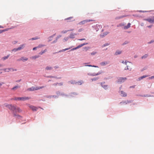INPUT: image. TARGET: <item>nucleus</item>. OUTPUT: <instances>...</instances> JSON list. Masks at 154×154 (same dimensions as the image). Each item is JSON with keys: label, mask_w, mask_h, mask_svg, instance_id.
Here are the masks:
<instances>
[{"label": "nucleus", "mask_w": 154, "mask_h": 154, "mask_svg": "<svg viewBox=\"0 0 154 154\" xmlns=\"http://www.w3.org/2000/svg\"><path fill=\"white\" fill-rule=\"evenodd\" d=\"M77 48H77V47H76V48H73L74 49H77Z\"/></svg>", "instance_id": "69168bd1"}, {"label": "nucleus", "mask_w": 154, "mask_h": 154, "mask_svg": "<svg viewBox=\"0 0 154 154\" xmlns=\"http://www.w3.org/2000/svg\"><path fill=\"white\" fill-rule=\"evenodd\" d=\"M87 44H88L87 43H83V44L80 45H79L77 47V48H80L85 45H87Z\"/></svg>", "instance_id": "412c9836"}, {"label": "nucleus", "mask_w": 154, "mask_h": 154, "mask_svg": "<svg viewBox=\"0 0 154 154\" xmlns=\"http://www.w3.org/2000/svg\"><path fill=\"white\" fill-rule=\"evenodd\" d=\"M100 73L98 72V73H97L96 74V73H94L93 74L88 73V74L89 75L94 76H96V75H99Z\"/></svg>", "instance_id": "f3484780"}, {"label": "nucleus", "mask_w": 154, "mask_h": 154, "mask_svg": "<svg viewBox=\"0 0 154 154\" xmlns=\"http://www.w3.org/2000/svg\"><path fill=\"white\" fill-rule=\"evenodd\" d=\"M154 78V75L149 77L148 79H152Z\"/></svg>", "instance_id": "a19ab883"}, {"label": "nucleus", "mask_w": 154, "mask_h": 154, "mask_svg": "<svg viewBox=\"0 0 154 154\" xmlns=\"http://www.w3.org/2000/svg\"><path fill=\"white\" fill-rule=\"evenodd\" d=\"M96 54V52H92L91 53V54L92 55H94L95 54Z\"/></svg>", "instance_id": "8fccbe9b"}, {"label": "nucleus", "mask_w": 154, "mask_h": 154, "mask_svg": "<svg viewBox=\"0 0 154 154\" xmlns=\"http://www.w3.org/2000/svg\"><path fill=\"white\" fill-rule=\"evenodd\" d=\"M30 99V97H14L11 99V100H23L24 101L26 100H28Z\"/></svg>", "instance_id": "f257e3e1"}, {"label": "nucleus", "mask_w": 154, "mask_h": 154, "mask_svg": "<svg viewBox=\"0 0 154 154\" xmlns=\"http://www.w3.org/2000/svg\"><path fill=\"white\" fill-rule=\"evenodd\" d=\"M124 24H120L119 25H118L117 26H124Z\"/></svg>", "instance_id": "09e8293b"}, {"label": "nucleus", "mask_w": 154, "mask_h": 154, "mask_svg": "<svg viewBox=\"0 0 154 154\" xmlns=\"http://www.w3.org/2000/svg\"><path fill=\"white\" fill-rule=\"evenodd\" d=\"M44 87V86H41L40 87H32L31 88H28L27 89V91H34V90H37L41 89H42Z\"/></svg>", "instance_id": "f03ea898"}, {"label": "nucleus", "mask_w": 154, "mask_h": 154, "mask_svg": "<svg viewBox=\"0 0 154 154\" xmlns=\"http://www.w3.org/2000/svg\"><path fill=\"white\" fill-rule=\"evenodd\" d=\"M98 79V77H96V78H94L92 79H91V80L92 81H93L97 80Z\"/></svg>", "instance_id": "2f4dec72"}, {"label": "nucleus", "mask_w": 154, "mask_h": 154, "mask_svg": "<svg viewBox=\"0 0 154 154\" xmlns=\"http://www.w3.org/2000/svg\"><path fill=\"white\" fill-rule=\"evenodd\" d=\"M148 56V54H145V55H144L143 56H142L141 57V59H145L146 58H147Z\"/></svg>", "instance_id": "4be33fe9"}, {"label": "nucleus", "mask_w": 154, "mask_h": 154, "mask_svg": "<svg viewBox=\"0 0 154 154\" xmlns=\"http://www.w3.org/2000/svg\"><path fill=\"white\" fill-rule=\"evenodd\" d=\"M89 48L88 47H85L83 48L84 50H85V51H87Z\"/></svg>", "instance_id": "f704fd0d"}, {"label": "nucleus", "mask_w": 154, "mask_h": 154, "mask_svg": "<svg viewBox=\"0 0 154 154\" xmlns=\"http://www.w3.org/2000/svg\"><path fill=\"white\" fill-rule=\"evenodd\" d=\"M39 57V56L38 55H36L34 56H32L31 58L32 59L35 60Z\"/></svg>", "instance_id": "5701e85b"}, {"label": "nucleus", "mask_w": 154, "mask_h": 154, "mask_svg": "<svg viewBox=\"0 0 154 154\" xmlns=\"http://www.w3.org/2000/svg\"><path fill=\"white\" fill-rule=\"evenodd\" d=\"M77 84H78L79 85H81L82 84L83 82L82 81L77 82Z\"/></svg>", "instance_id": "473e14b6"}, {"label": "nucleus", "mask_w": 154, "mask_h": 154, "mask_svg": "<svg viewBox=\"0 0 154 154\" xmlns=\"http://www.w3.org/2000/svg\"><path fill=\"white\" fill-rule=\"evenodd\" d=\"M126 79V78L125 77L122 78L120 77L118 79V82L119 83H121L124 82Z\"/></svg>", "instance_id": "1a4fd4ad"}, {"label": "nucleus", "mask_w": 154, "mask_h": 154, "mask_svg": "<svg viewBox=\"0 0 154 154\" xmlns=\"http://www.w3.org/2000/svg\"><path fill=\"white\" fill-rule=\"evenodd\" d=\"M152 26V25H151L150 26H148L147 27L149 28H151Z\"/></svg>", "instance_id": "4d7b16f0"}, {"label": "nucleus", "mask_w": 154, "mask_h": 154, "mask_svg": "<svg viewBox=\"0 0 154 154\" xmlns=\"http://www.w3.org/2000/svg\"><path fill=\"white\" fill-rule=\"evenodd\" d=\"M23 58H20L18 59L17 60V61H22V60H23Z\"/></svg>", "instance_id": "37998d69"}, {"label": "nucleus", "mask_w": 154, "mask_h": 154, "mask_svg": "<svg viewBox=\"0 0 154 154\" xmlns=\"http://www.w3.org/2000/svg\"><path fill=\"white\" fill-rule=\"evenodd\" d=\"M10 55L8 54L6 56L2 58V60H5L7 59H8V57H9Z\"/></svg>", "instance_id": "ddd939ff"}, {"label": "nucleus", "mask_w": 154, "mask_h": 154, "mask_svg": "<svg viewBox=\"0 0 154 154\" xmlns=\"http://www.w3.org/2000/svg\"><path fill=\"white\" fill-rule=\"evenodd\" d=\"M21 58H23V61H26L28 60V58L26 57H22Z\"/></svg>", "instance_id": "c756f323"}, {"label": "nucleus", "mask_w": 154, "mask_h": 154, "mask_svg": "<svg viewBox=\"0 0 154 154\" xmlns=\"http://www.w3.org/2000/svg\"><path fill=\"white\" fill-rule=\"evenodd\" d=\"M6 106L10 110L14 112V111L16 109V107L12 105V104H8Z\"/></svg>", "instance_id": "7ed1b4c3"}, {"label": "nucleus", "mask_w": 154, "mask_h": 154, "mask_svg": "<svg viewBox=\"0 0 154 154\" xmlns=\"http://www.w3.org/2000/svg\"><path fill=\"white\" fill-rule=\"evenodd\" d=\"M109 45V44L108 43H106L105 44H104L103 46L102 47H105V46H108V45Z\"/></svg>", "instance_id": "4c0bfd02"}, {"label": "nucleus", "mask_w": 154, "mask_h": 154, "mask_svg": "<svg viewBox=\"0 0 154 154\" xmlns=\"http://www.w3.org/2000/svg\"><path fill=\"white\" fill-rule=\"evenodd\" d=\"M57 97L56 96H54V95L51 96L50 97Z\"/></svg>", "instance_id": "bf43d9fd"}, {"label": "nucleus", "mask_w": 154, "mask_h": 154, "mask_svg": "<svg viewBox=\"0 0 154 154\" xmlns=\"http://www.w3.org/2000/svg\"><path fill=\"white\" fill-rule=\"evenodd\" d=\"M101 85L102 87H103L105 89H106L107 88L108 86L105 84L104 82H101Z\"/></svg>", "instance_id": "9d476101"}, {"label": "nucleus", "mask_w": 154, "mask_h": 154, "mask_svg": "<svg viewBox=\"0 0 154 154\" xmlns=\"http://www.w3.org/2000/svg\"><path fill=\"white\" fill-rule=\"evenodd\" d=\"M69 49L68 48H66L65 49H63V50H61L60 51H59V52H62V51H65L66 50H67L68 49Z\"/></svg>", "instance_id": "ea45409f"}, {"label": "nucleus", "mask_w": 154, "mask_h": 154, "mask_svg": "<svg viewBox=\"0 0 154 154\" xmlns=\"http://www.w3.org/2000/svg\"><path fill=\"white\" fill-rule=\"evenodd\" d=\"M25 45L24 44L20 46L19 47L17 48V50H19L24 48Z\"/></svg>", "instance_id": "f8f14e48"}, {"label": "nucleus", "mask_w": 154, "mask_h": 154, "mask_svg": "<svg viewBox=\"0 0 154 154\" xmlns=\"http://www.w3.org/2000/svg\"><path fill=\"white\" fill-rule=\"evenodd\" d=\"M19 88H20V86H16L14 87L13 88H12V90H14Z\"/></svg>", "instance_id": "c85d7f7f"}, {"label": "nucleus", "mask_w": 154, "mask_h": 154, "mask_svg": "<svg viewBox=\"0 0 154 154\" xmlns=\"http://www.w3.org/2000/svg\"><path fill=\"white\" fill-rule=\"evenodd\" d=\"M37 48H38V47H34L33 48V50H36Z\"/></svg>", "instance_id": "603ef678"}, {"label": "nucleus", "mask_w": 154, "mask_h": 154, "mask_svg": "<svg viewBox=\"0 0 154 154\" xmlns=\"http://www.w3.org/2000/svg\"><path fill=\"white\" fill-rule=\"evenodd\" d=\"M16 112H22V110L19 107H17L16 109L15 110Z\"/></svg>", "instance_id": "2eb2a0df"}, {"label": "nucleus", "mask_w": 154, "mask_h": 154, "mask_svg": "<svg viewBox=\"0 0 154 154\" xmlns=\"http://www.w3.org/2000/svg\"><path fill=\"white\" fill-rule=\"evenodd\" d=\"M108 33V32H105V33H104V35H101L100 36L101 37H103L104 36L107 35Z\"/></svg>", "instance_id": "7c9ffc66"}, {"label": "nucleus", "mask_w": 154, "mask_h": 154, "mask_svg": "<svg viewBox=\"0 0 154 154\" xmlns=\"http://www.w3.org/2000/svg\"><path fill=\"white\" fill-rule=\"evenodd\" d=\"M4 83L3 82H0V87L2 86V84H4Z\"/></svg>", "instance_id": "864d4df0"}, {"label": "nucleus", "mask_w": 154, "mask_h": 154, "mask_svg": "<svg viewBox=\"0 0 154 154\" xmlns=\"http://www.w3.org/2000/svg\"><path fill=\"white\" fill-rule=\"evenodd\" d=\"M129 43V42L128 41H125L123 44V45H126Z\"/></svg>", "instance_id": "72a5a7b5"}, {"label": "nucleus", "mask_w": 154, "mask_h": 154, "mask_svg": "<svg viewBox=\"0 0 154 154\" xmlns=\"http://www.w3.org/2000/svg\"><path fill=\"white\" fill-rule=\"evenodd\" d=\"M144 97H147V95H144Z\"/></svg>", "instance_id": "338daca9"}, {"label": "nucleus", "mask_w": 154, "mask_h": 154, "mask_svg": "<svg viewBox=\"0 0 154 154\" xmlns=\"http://www.w3.org/2000/svg\"><path fill=\"white\" fill-rule=\"evenodd\" d=\"M64 20H66L67 22H70L75 20L74 19L73 17H71L66 18H65Z\"/></svg>", "instance_id": "0eeeda50"}, {"label": "nucleus", "mask_w": 154, "mask_h": 154, "mask_svg": "<svg viewBox=\"0 0 154 154\" xmlns=\"http://www.w3.org/2000/svg\"><path fill=\"white\" fill-rule=\"evenodd\" d=\"M108 63L107 62H103L101 63H100V64L102 66H105Z\"/></svg>", "instance_id": "dca6fc26"}, {"label": "nucleus", "mask_w": 154, "mask_h": 154, "mask_svg": "<svg viewBox=\"0 0 154 154\" xmlns=\"http://www.w3.org/2000/svg\"><path fill=\"white\" fill-rule=\"evenodd\" d=\"M37 39H38V38H31V39H32V40H36Z\"/></svg>", "instance_id": "3c124183"}, {"label": "nucleus", "mask_w": 154, "mask_h": 154, "mask_svg": "<svg viewBox=\"0 0 154 154\" xmlns=\"http://www.w3.org/2000/svg\"><path fill=\"white\" fill-rule=\"evenodd\" d=\"M95 21V20H92V19H91V20L87 19V20H83L80 22V23H79V24L80 25H83L87 23L93 21Z\"/></svg>", "instance_id": "423d86ee"}, {"label": "nucleus", "mask_w": 154, "mask_h": 154, "mask_svg": "<svg viewBox=\"0 0 154 154\" xmlns=\"http://www.w3.org/2000/svg\"><path fill=\"white\" fill-rule=\"evenodd\" d=\"M122 96L123 97H126L127 96V94L123 91H121Z\"/></svg>", "instance_id": "6ab92c4d"}, {"label": "nucleus", "mask_w": 154, "mask_h": 154, "mask_svg": "<svg viewBox=\"0 0 154 154\" xmlns=\"http://www.w3.org/2000/svg\"><path fill=\"white\" fill-rule=\"evenodd\" d=\"M131 23H128L127 26H125L124 27V28L125 29H127L130 27V26H131Z\"/></svg>", "instance_id": "4468645a"}, {"label": "nucleus", "mask_w": 154, "mask_h": 154, "mask_svg": "<svg viewBox=\"0 0 154 154\" xmlns=\"http://www.w3.org/2000/svg\"><path fill=\"white\" fill-rule=\"evenodd\" d=\"M45 46V45H39L38 46V48H41L42 47H43Z\"/></svg>", "instance_id": "58836bf2"}, {"label": "nucleus", "mask_w": 154, "mask_h": 154, "mask_svg": "<svg viewBox=\"0 0 154 154\" xmlns=\"http://www.w3.org/2000/svg\"><path fill=\"white\" fill-rule=\"evenodd\" d=\"M27 105L29 106V108H30L31 109H32L33 111H36L37 109L36 107L30 105L29 104H28Z\"/></svg>", "instance_id": "6e6552de"}, {"label": "nucleus", "mask_w": 154, "mask_h": 154, "mask_svg": "<svg viewBox=\"0 0 154 154\" xmlns=\"http://www.w3.org/2000/svg\"><path fill=\"white\" fill-rule=\"evenodd\" d=\"M85 66H90V67H97V66H92L91 65H85Z\"/></svg>", "instance_id": "c9c22d12"}, {"label": "nucleus", "mask_w": 154, "mask_h": 154, "mask_svg": "<svg viewBox=\"0 0 154 154\" xmlns=\"http://www.w3.org/2000/svg\"><path fill=\"white\" fill-rule=\"evenodd\" d=\"M121 52L120 51H117L115 53V54L116 55H118L121 54Z\"/></svg>", "instance_id": "cd10ccee"}, {"label": "nucleus", "mask_w": 154, "mask_h": 154, "mask_svg": "<svg viewBox=\"0 0 154 154\" xmlns=\"http://www.w3.org/2000/svg\"><path fill=\"white\" fill-rule=\"evenodd\" d=\"M58 83H56L54 84H53V85L55 86H56L58 85Z\"/></svg>", "instance_id": "c03bdc74"}, {"label": "nucleus", "mask_w": 154, "mask_h": 154, "mask_svg": "<svg viewBox=\"0 0 154 154\" xmlns=\"http://www.w3.org/2000/svg\"><path fill=\"white\" fill-rule=\"evenodd\" d=\"M0 28H4V27H3V26H0Z\"/></svg>", "instance_id": "680f3d73"}, {"label": "nucleus", "mask_w": 154, "mask_h": 154, "mask_svg": "<svg viewBox=\"0 0 154 154\" xmlns=\"http://www.w3.org/2000/svg\"><path fill=\"white\" fill-rule=\"evenodd\" d=\"M122 63H125V64L127 65V68H126L125 67V69L131 70V66L132 65V63H131L130 62H126V61L124 62V61H122Z\"/></svg>", "instance_id": "20e7f679"}, {"label": "nucleus", "mask_w": 154, "mask_h": 154, "mask_svg": "<svg viewBox=\"0 0 154 154\" xmlns=\"http://www.w3.org/2000/svg\"><path fill=\"white\" fill-rule=\"evenodd\" d=\"M11 70H12L13 71H16L17 70L16 69H13L12 68V69H11Z\"/></svg>", "instance_id": "13d9d810"}, {"label": "nucleus", "mask_w": 154, "mask_h": 154, "mask_svg": "<svg viewBox=\"0 0 154 154\" xmlns=\"http://www.w3.org/2000/svg\"><path fill=\"white\" fill-rule=\"evenodd\" d=\"M78 35L77 34L73 33H71L69 35V38H75V36Z\"/></svg>", "instance_id": "9b49d317"}, {"label": "nucleus", "mask_w": 154, "mask_h": 154, "mask_svg": "<svg viewBox=\"0 0 154 154\" xmlns=\"http://www.w3.org/2000/svg\"><path fill=\"white\" fill-rule=\"evenodd\" d=\"M144 20L148 22L151 23H154V16L145 19Z\"/></svg>", "instance_id": "39448f33"}, {"label": "nucleus", "mask_w": 154, "mask_h": 154, "mask_svg": "<svg viewBox=\"0 0 154 154\" xmlns=\"http://www.w3.org/2000/svg\"><path fill=\"white\" fill-rule=\"evenodd\" d=\"M17 115H16L14 113V116H17Z\"/></svg>", "instance_id": "052dcab7"}, {"label": "nucleus", "mask_w": 154, "mask_h": 154, "mask_svg": "<svg viewBox=\"0 0 154 154\" xmlns=\"http://www.w3.org/2000/svg\"><path fill=\"white\" fill-rule=\"evenodd\" d=\"M47 50L46 49L44 51H42L41 52H39V54L40 55H42L45 52H46L47 51Z\"/></svg>", "instance_id": "a878e982"}, {"label": "nucleus", "mask_w": 154, "mask_h": 154, "mask_svg": "<svg viewBox=\"0 0 154 154\" xmlns=\"http://www.w3.org/2000/svg\"><path fill=\"white\" fill-rule=\"evenodd\" d=\"M18 50H17V48H14V49L12 50V51H17Z\"/></svg>", "instance_id": "49530a36"}, {"label": "nucleus", "mask_w": 154, "mask_h": 154, "mask_svg": "<svg viewBox=\"0 0 154 154\" xmlns=\"http://www.w3.org/2000/svg\"><path fill=\"white\" fill-rule=\"evenodd\" d=\"M52 69V68L50 66H47L46 68L45 69L47 70H51Z\"/></svg>", "instance_id": "393cba45"}, {"label": "nucleus", "mask_w": 154, "mask_h": 154, "mask_svg": "<svg viewBox=\"0 0 154 154\" xmlns=\"http://www.w3.org/2000/svg\"><path fill=\"white\" fill-rule=\"evenodd\" d=\"M54 68H57V67H56V66H55V67H54Z\"/></svg>", "instance_id": "774afa93"}, {"label": "nucleus", "mask_w": 154, "mask_h": 154, "mask_svg": "<svg viewBox=\"0 0 154 154\" xmlns=\"http://www.w3.org/2000/svg\"><path fill=\"white\" fill-rule=\"evenodd\" d=\"M82 30H83V29L82 28H81V29H79L78 32H81Z\"/></svg>", "instance_id": "a18cd8bd"}, {"label": "nucleus", "mask_w": 154, "mask_h": 154, "mask_svg": "<svg viewBox=\"0 0 154 154\" xmlns=\"http://www.w3.org/2000/svg\"><path fill=\"white\" fill-rule=\"evenodd\" d=\"M12 69L11 68H6L3 69L5 72H9Z\"/></svg>", "instance_id": "aec40b11"}, {"label": "nucleus", "mask_w": 154, "mask_h": 154, "mask_svg": "<svg viewBox=\"0 0 154 154\" xmlns=\"http://www.w3.org/2000/svg\"><path fill=\"white\" fill-rule=\"evenodd\" d=\"M14 28V27L12 26V27H11L10 28H7V29H4V30H2V33L3 32H5V31H7L9 29H13V28Z\"/></svg>", "instance_id": "a211bd4d"}, {"label": "nucleus", "mask_w": 154, "mask_h": 154, "mask_svg": "<svg viewBox=\"0 0 154 154\" xmlns=\"http://www.w3.org/2000/svg\"><path fill=\"white\" fill-rule=\"evenodd\" d=\"M148 76L147 75H143L140 77L139 79V80H140L142 79H143V78H145L146 77H148Z\"/></svg>", "instance_id": "b1692460"}, {"label": "nucleus", "mask_w": 154, "mask_h": 154, "mask_svg": "<svg viewBox=\"0 0 154 154\" xmlns=\"http://www.w3.org/2000/svg\"><path fill=\"white\" fill-rule=\"evenodd\" d=\"M126 17V16H122V17H118V18H117L116 19H120V18H122L123 17Z\"/></svg>", "instance_id": "5fc2aeb1"}, {"label": "nucleus", "mask_w": 154, "mask_h": 154, "mask_svg": "<svg viewBox=\"0 0 154 154\" xmlns=\"http://www.w3.org/2000/svg\"><path fill=\"white\" fill-rule=\"evenodd\" d=\"M2 65L0 63V67H2Z\"/></svg>", "instance_id": "0e129e2a"}, {"label": "nucleus", "mask_w": 154, "mask_h": 154, "mask_svg": "<svg viewBox=\"0 0 154 154\" xmlns=\"http://www.w3.org/2000/svg\"><path fill=\"white\" fill-rule=\"evenodd\" d=\"M63 82H60V83H58V85L59 86H62L63 85Z\"/></svg>", "instance_id": "e433bc0d"}, {"label": "nucleus", "mask_w": 154, "mask_h": 154, "mask_svg": "<svg viewBox=\"0 0 154 154\" xmlns=\"http://www.w3.org/2000/svg\"><path fill=\"white\" fill-rule=\"evenodd\" d=\"M68 38H69L68 37H65V38H64V40L65 41H67V40H68Z\"/></svg>", "instance_id": "79ce46f5"}, {"label": "nucleus", "mask_w": 154, "mask_h": 154, "mask_svg": "<svg viewBox=\"0 0 154 154\" xmlns=\"http://www.w3.org/2000/svg\"><path fill=\"white\" fill-rule=\"evenodd\" d=\"M96 27H97V28H98H98H100V27H100V25H97H97H96Z\"/></svg>", "instance_id": "de8ad7c7"}, {"label": "nucleus", "mask_w": 154, "mask_h": 154, "mask_svg": "<svg viewBox=\"0 0 154 154\" xmlns=\"http://www.w3.org/2000/svg\"><path fill=\"white\" fill-rule=\"evenodd\" d=\"M2 33V30L0 29V34Z\"/></svg>", "instance_id": "e2e57ef3"}, {"label": "nucleus", "mask_w": 154, "mask_h": 154, "mask_svg": "<svg viewBox=\"0 0 154 154\" xmlns=\"http://www.w3.org/2000/svg\"><path fill=\"white\" fill-rule=\"evenodd\" d=\"M78 40H80V41H82L83 40H85V38H82V39H79Z\"/></svg>", "instance_id": "6e6d98bb"}, {"label": "nucleus", "mask_w": 154, "mask_h": 154, "mask_svg": "<svg viewBox=\"0 0 154 154\" xmlns=\"http://www.w3.org/2000/svg\"><path fill=\"white\" fill-rule=\"evenodd\" d=\"M69 83L72 84H77V82H75L74 81H71L69 82Z\"/></svg>", "instance_id": "bb28decb"}]
</instances>
